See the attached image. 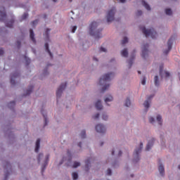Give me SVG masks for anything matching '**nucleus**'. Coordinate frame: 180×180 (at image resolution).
Wrapping results in <instances>:
<instances>
[{"label": "nucleus", "mask_w": 180, "mask_h": 180, "mask_svg": "<svg viewBox=\"0 0 180 180\" xmlns=\"http://www.w3.org/2000/svg\"><path fill=\"white\" fill-rule=\"evenodd\" d=\"M96 27H98V22H91L89 26V34L91 36H94L96 39H100V37H102V34H101L102 29L96 30Z\"/></svg>", "instance_id": "1"}, {"label": "nucleus", "mask_w": 180, "mask_h": 180, "mask_svg": "<svg viewBox=\"0 0 180 180\" xmlns=\"http://www.w3.org/2000/svg\"><path fill=\"white\" fill-rule=\"evenodd\" d=\"M141 30L142 31V33L145 34L146 37H148V36H150V37H152L153 39H156L157 36H158L157 32H155L153 28L147 30L146 29V27H141Z\"/></svg>", "instance_id": "2"}, {"label": "nucleus", "mask_w": 180, "mask_h": 180, "mask_svg": "<svg viewBox=\"0 0 180 180\" xmlns=\"http://www.w3.org/2000/svg\"><path fill=\"white\" fill-rule=\"evenodd\" d=\"M115 77V73H108L102 76L99 80L100 85H103V84H105V82H108L112 79Z\"/></svg>", "instance_id": "3"}, {"label": "nucleus", "mask_w": 180, "mask_h": 180, "mask_svg": "<svg viewBox=\"0 0 180 180\" xmlns=\"http://www.w3.org/2000/svg\"><path fill=\"white\" fill-rule=\"evenodd\" d=\"M115 13H116V8L113 7L111 10L108 11L107 13V22H113L115 20Z\"/></svg>", "instance_id": "4"}, {"label": "nucleus", "mask_w": 180, "mask_h": 180, "mask_svg": "<svg viewBox=\"0 0 180 180\" xmlns=\"http://www.w3.org/2000/svg\"><path fill=\"white\" fill-rule=\"evenodd\" d=\"M67 87V83H63L60 84V86L58 87V90L56 91V97L57 98H60L61 94H63V91Z\"/></svg>", "instance_id": "5"}, {"label": "nucleus", "mask_w": 180, "mask_h": 180, "mask_svg": "<svg viewBox=\"0 0 180 180\" xmlns=\"http://www.w3.org/2000/svg\"><path fill=\"white\" fill-rule=\"evenodd\" d=\"M141 150H143L142 142H141L139 148L138 149H136L134 153V155L136 158V159L134 160L135 162H137V161H139L140 160V158H139V154H140V153H141Z\"/></svg>", "instance_id": "6"}, {"label": "nucleus", "mask_w": 180, "mask_h": 180, "mask_svg": "<svg viewBox=\"0 0 180 180\" xmlns=\"http://www.w3.org/2000/svg\"><path fill=\"white\" fill-rule=\"evenodd\" d=\"M6 20V12L5 11V7H0V22H5Z\"/></svg>", "instance_id": "7"}, {"label": "nucleus", "mask_w": 180, "mask_h": 180, "mask_svg": "<svg viewBox=\"0 0 180 180\" xmlns=\"http://www.w3.org/2000/svg\"><path fill=\"white\" fill-rule=\"evenodd\" d=\"M96 131L97 133H105L106 128L102 124H98L96 126Z\"/></svg>", "instance_id": "8"}, {"label": "nucleus", "mask_w": 180, "mask_h": 180, "mask_svg": "<svg viewBox=\"0 0 180 180\" xmlns=\"http://www.w3.org/2000/svg\"><path fill=\"white\" fill-rule=\"evenodd\" d=\"M162 68H164V66H160V75L162 77V78H168L169 77V72L167 71L162 70Z\"/></svg>", "instance_id": "9"}, {"label": "nucleus", "mask_w": 180, "mask_h": 180, "mask_svg": "<svg viewBox=\"0 0 180 180\" xmlns=\"http://www.w3.org/2000/svg\"><path fill=\"white\" fill-rule=\"evenodd\" d=\"M148 44L143 45L142 47V57L143 58H146V56H148Z\"/></svg>", "instance_id": "10"}, {"label": "nucleus", "mask_w": 180, "mask_h": 180, "mask_svg": "<svg viewBox=\"0 0 180 180\" xmlns=\"http://www.w3.org/2000/svg\"><path fill=\"white\" fill-rule=\"evenodd\" d=\"M168 49L164 51V54H168L172 49V38H170L167 41Z\"/></svg>", "instance_id": "11"}, {"label": "nucleus", "mask_w": 180, "mask_h": 180, "mask_svg": "<svg viewBox=\"0 0 180 180\" xmlns=\"http://www.w3.org/2000/svg\"><path fill=\"white\" fill-rule=\"evenodd\" d=\"M154 139H152L151 141H150L146 148V151H150V150H151V148L153 147V144H154Z\"/></svg>", "instance_id": "12"}, {"label": "nucleus", "mask_w": 180, "mask_h": 180, "mask_svg": "<svg viewBox=\"0 0 180 180\" xmlns=\"http://www.w3.org/2000/svg\"><path fill=\"white\" fill-rule=\"evenodd\" d=\"M30 37L33 42L34 44H36V39L34 38V32H33V30H30Z\"/></svg>", "instance_id": "13"}, {"label": "nucleus", "mask_w": 180, "mask_h": 180, "mask_svg": "<svg viewBox=\"0 0 180 180\" xmlns=\"http://www.w3.org/2000/svg\"><path fill=\"white\" fill-rule=\"evenodd\" d=\"M95 106L97 110H102V109L103 108L102 103L99 100L96 103Z\"/></svg>", "instance_id": "14"}, {"label": "nucleus", "mask_w": 180, "mask_h": 180, "mask_svg": "<svg viewBox=\"0 0 180 180\" xmlns=\"http://www.w3.org/2000/svg\"><path fill=\"white\" fill-rule=\"evenodd\" d=\"M17 77H19V73H15L11 75V85H15V78H17Z\"/></svg>", "instance_id": "15"}, {"label": "nucleus", "mask_w": 180, "mask_h": 180, "mask_svg": "<svg viewBox=\"0 0 180 180\" xmlns=\"http://www.w3.org/2000/svg\"><path fill=\"white\" fill-rule=\"evenodd\" d=\"M159 172L162 176H164V172H165V169H164V165L162 164H160L158 167Z\"/></svg>", "instance_id": "16"}, {"label": "nucleus", "mask_w": 180, "mask_h": 180, "mask_svg": "<svg viewBox=\"0 0 180 180\" xmlns=\"http://www.w3.org/2000/svg\"><path fill=\"white\" fill-rule=\"evenodd\" d=\"M45 49L46 51H47V53L49 54L51 58H53V53H51V51L49 49V43H45Z\"/></svg>", "instance_id": "17"}, {"label": "nucleus", "mask_w": 180, "mask_h": 180, "mask_svg": "<svg viewBox=\"0 0 180 180\" xmlns=\"http://www.w3.org/2000/svg\"><path fill=\"white\" fill-rule=\"evenodd\" d=\"M40 148V139H38L36 142L35 153H39Z\"/></svg>", "instance_id": "18"}, {"label": "nucleus", "mask_w": 180, "mask_h": 180, "mask_svg": "<svg viewBox=\"0 0 180 180\" xmlns=\"http://www.w3.org/2000/svg\"><path fill=\"white\" fill-rule=\"evenodd\" d=\"M33 91V86H30L29 89L27 90L25 96H27V95H30L32 92Z\"/></svg>", "instance_id": "19"}, {"label": "nucleus", "mask_w": 180, "mask_h": 180, "mask_svg": "<svg viewBox=\"0 0 180 180\" xmlns=\"http://www.w3.org/2000/svg\"><path fill=\"white\" fill-rule=\"evenodd\" d=\"M121 55L122 57H127L129 56V52L127 51V49H124V50L122 51Z\"/></svg>", "instance_id": "20"}, {"label": "nucleus", "mask_w": 180, "mask_h": 180, "mask_svg": "<svg viewBox=\"0 0 180 180\" xmlns=\"http://www.w3.org/2000/svg\"><path fill=\"white\" fill-rule=\"evenodd\" d=\"M15 20H11V21H9L8 22H6V26L7 27H13V23H14Z\"/></svg>", "instance_id": "21"}, {"label": "nucleus", "mask_w": 180, "mask_h": 180, "mask_svg": "<svg viewBox=\"0 0 180 180\" xmlns=\"http://www.w3.org/2000/svg\"><path fill=\"white\" fill-rule=\"evenodd\" d=\"M142 5L147 9V11H150L151 8H150V6L146 3L145 1H142Z\"/></svg>", "instance_id": "22"}, {"label": "nucleus", "mask_w": 180, "mask_h": 180, "mask_svg": "<svg viewBox=\"0 0 180 180\" xmlns=\"http://www.w3.org/2000/svg\"><path fill=\"white\" fill-rule=\"evenodd\" d=\"M113 101V97L112 96H108L105 98V103H108V102H112Z\"/></svg>", "instance_id": "23"}, {"label": "nucleus", "mask_w": 180, "mask_h": 180, "mask_svg": "<svg viewBox=\"0 0 180 180\" xmlns=\"http://www.w3.org/2000/svg\"><path fill=\"white\" fill-rule=\"evenodd\" d=\"M154 81L155 86H159L160 81L158 80V76H155Z\"/></svg>", "instance_id": "24"}, {"label": "nucleus", "mask_w": 180, "mask_h": 180, "mask_svg": "<svg viewBox=\"0 0 180 180\" xmlns=\"http://www.w3.org/2000/svg\"><path fill=\"white\" fill-rule=\"evenodd\" d=\"M157 120H158L159 124L161 126V124H162V117H161V115H158L157 116Z\"/></svg>", "instance_id": "25"}, {"label": "nucleus", "mask_w": 180, "mask_h": 180, "mask_svg": "<svg viewBox=\"0 0 180 180\" xmlns=\"http://www.w3.org/2000/svg\"><path fill=\"white\" fill-rule=\"evenodd\" d=\"M143 106L144 108H146V109H148L150 108V102L148 101V100H146L144 103H143Z\"/></svg>", "instance_id": "26"}, {"label": "nucleus", "mask_w": 180, "mask_h": 180, "mask_svg": "<svg viewBox=\"0 0 180 180\" xmlns=\"http://www.w3.org/2000/svg\"><path fill=\"white\" fill-rule=\"evenodd\" d=\"M80 137L81 139H85V137H86V132L85 131V130L82 131L80 134Z\"/></svg>", "instance_id": "27"}, {"label": "nucleus", "mask_w": 180, "mask_h": 180, "mask_svg": "<svg viewBox=\"0 0 180 180\" xmlns=\"http://www.w3.org/2000/svg\"><path fill=\"white\" fill-rule=\"evenodd\" d=\"M165 13H166V15H172V10H171L170 8H167L165 10Z\"/></svg>", "instance_id": "28"}, {"label": "nucleus", "mask_w": 180, "mask_h": 180, "mask_svg": "<svg viewBox=\"0 0 180 180\" xmlns=\"http://www.w3.org/2000/svg\"><path fill=\"white\" fill-rule=\"evenodd\" d=\"M124 105H125V106H127V108H129V106H130V105H131V103L130 102V99H129V98H127Z\"/></svg>", "instance_id": "29"}, {"label": "nucleus", "mask_w": 180, "mask_h": 180, "mask_svg": "<svg viewBox=\"0 0 180 180\" xmlns=\"http://www.w3.org/2000/svg\"><path fill=\"white\" fill-rule=\"evenodd\" d=\"M128 41H129V39H127V37H124L121 44H122V46H124V44H126V43H127Z\"/></svg>", "instance_id": "30"}, {"label": "nucleus", "mask_w": 180, "mask_h": 180, "mask_svg": "<svg viewBox=\"0 0 180 180\" xmlns=\"http://www.w3.org/2000/svg\"><path fill=\"white\" fill-rule=\"evenodd\" d=\"M15 105H16L15 101H11L8 103V108H12L15 107Z\"/></svg>", "instance_id": "31"}, {"label": "nucleus", "mask_w": 180, "mask_h": 180, "mask_svg": "<svg viewBox=\"0 0 180 180\" xmlns=\"http://www.w3.org/2000/svg\"><path fill=\"white\" fill-rule=\"evenodd\" d=\"M50 32V29L47 28L46 31L45 32V37L46 39V40H49V32Z\"/></svg>", "instance_id": "32"}, {"label": "nucleus", "mask_w": 180, "mask_h": 180, "mask_svg": "<svg viewBox=\"0 0 180 180\" xmlns=\"http://www.w3.org/2000/svg\"><path fill=\"white\" fill-rule=\"evenodd\" d=\"M72 178L74 180L78 179V174L77 172H73L72 173Z\"/></svg>", "instance_id": "33"}, {"label": "nucleus", "mask_w": 180, "mask_h": 180, "mask_svg": "<svg viewBox=\"0 0 180 180\" xmlns=\"http://www.w3.org/2000/svg\"><path fill=\"white\" fill-rule=\"evenodd\" d=\"M79 165H81V163L78 162H75L73 164V168H77V167H79Z\"/></svg>", "instance_id": "34"}, {"label": "nucleus", "mask_w": 180, "mask_h": 180, "mask_svg": "<svg viewBox=\"0 0 180 180\" xmlns=\"http://www.w3.org/2000/svg\"><path fill=\"white\" fill-rule=\"evenodd\" d=\"M27 16H29V14H27V13H25L22 16V20H25V19H27Z\"/></svg>", "instance_id": "35"}, {"label": "nucleus", "mask_w": 180, "mask_h": 180, "mask_svg": "<svg viewBox=\"0 0 180 180\" xmlns=\"http://www.w3.org/2000/svg\"><path fill=\"white\" fill-rule=\"evenodd\" d=\"M108 89H109V84L103 86L102 88V92H105V91H106Z\"/></svg>", "instance_id": "36"}, {"label": "nucleus", "mask_w": 180, "mask_h": 180, "mask_svg": "<svg viewBox=\"0 0 180 180\" xmlns=\"http://www.w3.org/2000/svg\"><path fill=\"white\" fill-rule=\"evenodd\" d=\"M41 114L43 115L44 119H45V125L47 124V118H46V115H44V112H43V110L41 111Z\"/></svg>", "instance_id": "37"}, {"label": "nucleus", "mask_w": 180, "mask_h": 180, "mask_svg": "<svg viewBox=\"0 0 180 180\" xmlns=\"http://www.w3.org/2000/svg\"><path fill=\"white\" fill-rule=\"evenodd\" d=\"M89 166V160H87L86 162V171H88L89 169L88 167Z\"/></svg>", "instance_id": "38"}, {"label": "nucleus", "mask_w": 180, "mask_h": 180, "mask_svg": "<svg viewBox=\"0 0 180 180\" xmlns=\"http://www.w3.org/2000/svg\"><path fill=\"white\" fill-rule=\"evenodd\" d=\"M102 119L103 120H108V115H106V114H103Z\"/></svg>", "instance_id": "39"}, {"label": "nucleus", "mask_w": 180, "mask_h": 180, "mask_svg": "<svg viewBox=\"0 0 180 180\" xmlns=\"http://www.w3.org/2000/svg\"><path fill=\"white\" fill-rule=\"evenodd\" d=\"M149 122L150 123H154L155 122L154 117H149Z\"/></svg>", "instance_id": "40"}, {"label": "nucleus", "mask_w": 180, "mask_h": 180, "mask_svg": "<svg viewBox=\"0 0 180 180\" xmlns=\"http://www.w3.org/2000/svg\"><path fill=\"white\" fill-rule=\"evenodd\" d=\"M37 23H39V20H35L32 22V26H36V25H37Z\"/></svg>", "instance_id": "41"}, {"label": "nucleus", "mask_w": 180, "mask_h": 180, "mask_svg": "<svg viewBox=\"0 0 180 180\" xmlns=\"http://www.w3.org/2000/svg\"><path fill=\"white\" fill-rule=\"evenodd\" d=\"M107 175H112V170L110 169L107 170Z\"/></svg>", "instance_id": "42"}, {"label": "nucleus", "mask_w": 180, "mask_h": 180, "mask_svg": "<svg viewBox=\"0 0 180 180\" xmlns=\"http://www.w3.org/2000/svg\"><path fill=\"white\" fill-rule=\"evenodd\" d=\"M25 60H26V63H27V65H29V64H30V59L25 57Z\"/></svg>", "instance_id": "43"}, {"label": "nucleus", "mask_w": 180, "mask_h": 180, "mask_svg": "<svg viewBox=\"0 0 180 180\" xmlns=\"http://www.w3.org/2000/svg\"><path fill=\"white\" fill-rule=\"evenodd\" d=\"M136 15L137 16H141V15H143V12L141 11H138Z\"/></svg>", "instance_id": "44"}, {"label": "nucleus", "mask_w": 180, "mask_h": 180, "mask_svg": "<svg viewBox=\"0 0 180 180\" xmlns=\"http://www.w3.org/2000/svg\"><path fill=\"white\" fill-rule=\"evenodd\" d=\"M100 51H101V52L105 53V51H106V49H105V48H103V47H101V49H100Z\"/></svg>", "instance_id": "45"}, {"label": "nucleus", "mask_w": 180, "mask_h": 180, "mask_svg": "<svg viewBox=\"0 0 180 180\" xmlns=\"http://www.w3.org/2000/svg\"><path fill=\"white\" fill-rule=\"evenodd\" d=\"M94 119H99V113L96 114L94 117Z\"/></svg>", "instance_id": "46"}, {"label": "nucleus", "mask_w": 180, "mask_h": 180, "mask_svg": "<svg viewBox=\"0 0 180 180\" xmlns=\"http://www.w3.org/2000/svg\"><path fill=\"white\" fill-rule=\"evenodd\" d=\"M75 30H77V26H74L72 30V33H75Z\"/></svg>", "instance_id": "47"}, {"label": "nucleus", "mask_w": 180, "mask_h": 180, "mask_svg": "<svg viewBox=\"0 0 180 180\" xmlns=\"http://www.w3.org/2000/svg\"><path fill=\"white\" fill-rule=\"evenodd\" d=\"M142 85H146V77H143L142 82H141Z\"/></svg>", "instance_id": "48"}, {"label": "nucleus", "mask_w": 180, "mask_h": 180, "mask_svg": "<svg viewBox=\"0 0 180 180\" xmlns=\"http://www.w3.org/2000/svg\"><path fill=\"white\" fill-rule=\"evenodd\" d=\"M17 47L18 49H20V41H17Z\"/></svg>", "instance_id": "49"}, {"label": "nucleus", "mask_w": 180, "mask_h": 180, "mask_svg": "<svg viewBox=\"0 0 180 180\" xmlns=\"http://www.w3.org/2000/svg\"><path fill=\"white\" fill-rule=\"evenodd\" d=\"M129 68H131V65H133V60H129Z\"/></svg>", "instance_id": "50"}, {"label": "nucleus", "mask_w": 180, "mask_h": 180, "mask_svg": "<svg viewBox=\"0 0 180 180\" xmlns=\"http://www.w3.org/2000/svg\"><path fill=\"white\" fill-rule=\"evenodd\" d=\"M0 56H4V49H0Z\"/></svg>", "instance_id": "51"}, {"label": "nucleus", "mask_w": 180, "mask_h": 180, "mask_svg": "<svg viewBox=\"0 0 180 180\" xmlns=\"http://www.w3.org/2000/svg\"><path fill=\"white\" fill-rule=\"evenodd\" d=\"M121 155H122V150H120L118 153V157H120Z\"/></svg>", "instance_id": "52"}, {"label": "nucleus", "mask_w": 180, "mask_h": 180, "mask_svg": "<svg viewBox=\"0 0 180 180\" xmlns=\"http://www.w3.org/2000/svg\"><path fill=\"white\" fill-rule=\"evenodd\" d=\"M120 2H121L122 4H124V2H126V0H120Z\"/></svg>", "instance_id": "53"}, {"label": "nucleus", "mask_w": 180, "mask_h": 180, "mask_svg": "<svg viewBox=\"0 0 180 180\" xmlns=\"http://www.w3.org/2000/svg\"><path fill=\"white\" fill-rule=\"evenodd\" d=\"M153 96H150L148 98V101H150V99H151Z\"/></svg>", "instance_id": "54"}, {"label": "nucleus", "mask_w": 180, "mask_h": 180, "mask_svg": "<svg viewBox=\"0 0 180 180\" xmlns=\"http://www.w3.org/2000/svg\"><path fill=\"white\" fill-rule=\"evenodd\" d=\"M93 60H94V61H98V59H97L96 58H94Z\"/></svg>", "instance_id": "55"}, {"label": "nucleus", "mask_w": 180, "mask_h": 180, "mask_svg": "<svg viewBox=\"0 0 180 180\" xmlns=\"http://www.w3.org/2000/svg\"><path fill=\"white\" fill-rule=\"evenodd\" d=\"M112 155H115V150L112 151Z\"/></svg>", "instance_id": "56"}, {"label": "nucleus", "mask_w": 180, "mask_h": 180, "mask_svg": "<svg viewBox=\"0 0 180 180\" xmlns=\"http://www.w3.org/2000/svg\"><path fill=\"white\" fill-rule=\"evenodd\" d=\"M81 144H82L81 143H78L79 147H81Z\"/></svg>", "instance_id": "57"}, {"label": "nucleus", "mask_w": 180, "mask_h": 180, "mask_svg": "<svg viewBox=\"0 0 180 180\" xmlns=\"http://www.w3.org/2000/svg\"><path fill=\"white\" fill-rule=\"evenodd\" d=\"M49 160V155L46 156V161Z\"/></svg>", "instance_id": "58"}, {"label": "nucleus", "mask_w": 180, "mask_h": 180, "mask_svg": "<svg viewBox=\"0 0 180 180\" xmlns=\"http://www.w3.org/2000/svg\"><path fill=\"white\" fill-rule=\"evenodd\" d=\"M138 74H141V71H138Z\"/></svg>", "instance_id": "59"}, {"label": "nucleus", "mask_w": 180, "mask_h": 180, "mask_svg": "<svg viewBox=\"0 0 180 180\" xmlns=\"http://www.w3.org/2000/svg\"><path fill=\"white\" fill-rule=\"evenodd\" d=\"M53 2H57V0H53Z\"/></svg>", "instance_id": "60"}, {"label": "nucleus", "mask_w": 180, "mask_h": 180, "mask_svg": "<svg viewBox=\"0 0 180 180\" xmlns=\"http://www.w3.org/2000/svg\"><path fill=\"white\" fill-rule=\"evenodd\" d=\"M179 169H180V165L178 166Z\"/></svg>", "instance_id": "61"}, {"label": "nucleus", "mask_w": 180, "mask_h": 180, "mask_svg": "<svg viewBox=\"0 0 180 180\" xmlns=\"http://www.w3.org/2000/svg\"><path fill=\"white\" fill-rule=\"evenodd\" d=\"M101 146H103V142L101 143Z\"/></svg>", "instance_id": "62"}, {"label": "nucleus", "mask_w": 180, "mask_h": 180, "mask_svg": "<svg viewBox=\"0 0 180 180\" xmlns=\"http://www.w3.org/2000/svg\"><path fill=\"white\" fill-rule=\"evenodd\" d=\"M38 161H39V162H40V158H38Z\"/></svg>", "instance_id": "63"}, {"label": "nucleus", "mask_w": 180, "mask_h": 180, "mask_svg": "<svg viewBox=\"0 0 180 180\" xmlns=\"http://www.w3.org/2000/svg\"><path fill=\"white\" fill-rule=\"evenodd\" d=\"M6 178H8V174L6 175Z\"/></svg>", "instance_id": "64"}]
</instances>
